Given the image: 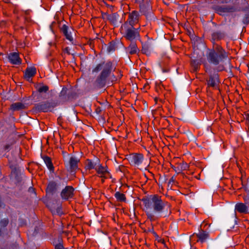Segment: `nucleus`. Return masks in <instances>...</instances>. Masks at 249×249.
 <instances>
[{"label":"nucleus","mask_w":249,"mask_h":249,"mask_svg":"<svg viewBox=\"0 0 249 249\" xmlns=\"http://www.w3.org/2000/svg\"><path fill=\"white\" fill-rule=\"evenodd\" d=\"M115 69L116 67L110 61H103L97 64L92 71V72H98L101 71V72L93 83L94 89H100L105 87L112 71H115Z\"/></svg>","instance_id":"f257e3e1"},{"label":"nucleus","mask_w":249,"mask_h":249,"mask_svg":"<svg viewBox=\"0 0 249 249\" xmlns=\"http://www.w3.org/2000/svg\"><path fill=\"white\" fill-rule=\"evenodd\" d=\"M228 57V53L220 45H214L213 49H209L207 53V58L210 63L218 65L216 68L217 71H221L225 69L223 63Z\"/></svg>","instance_id":"f03ea898"},{"label":"nucleus","mask_w":249,"mask_h":249,"mask_svg":"<svg viewBox=\"0 0 249 249\" xmlns=\"http://www.w3.org/2000/svg\"><path fill=\"white\" fill-rule=\"evenodd\" d=\"M221 3L225 5L213 7V9L219 15H221L223 13L235 12V6L231 1L229 2V0H221Z\"/></svg>","instance_id":"7ed1b4c3"},{"label":"nucleus","mask_w":249,"mask_h":249,"mask_svg":"<svg viewBox=\"0 0 249 249\" xmlns=\"http://www.w3.org/2000/svg\"><path fill=\"white\" fill-rule=\"evenodd\" d=\"M152 208L156 213H161L165 209V203L157 195L152 196Z\"/></svg>","instance_id":"20e7f679"},{"label":"nucleus","mask_w":249,"mask_h":249,"mask_svg":"<svg viewBox=\"0 0 249 249\" xmlns=\"http://www.w3.org/2000/svg\"><path fill=\"white\" fill-rule=\"evenodd\" d=\"M53 107L52 104L49 101L41 102L35 105L33 108L34 112H47Z\"/></svg>","instance_id":"39448f33"},{"label":"nucleus","mask_w":249,"mask_h":249,"mask_svg":"<svg viewBox=\"0 0 249 249\" xmlns=\"http://www.w3.org/2000/svg\"><path fill=\"white\" fill-rule=\"evenodd\" d=\"M139 36V28H136L133 26H130L126 29L124 37L126 39L132 41L133 40Z\"/></svg>","instance_id":"423d86ee"},{"label":"nucleus","mask_w":249,"mask_h":249,"mask_svg":"<svg viewBox=\"0 0 249 249\" xmlns=\"http://www.w3.org/2000/svg\"><path fill=\"white\" fill-rule=\"evenodd\" d=\"M230 1H231L235 6V12H245L249 9V4L246 0H242L241 2L238 0H229Z\"/></svg>","instance_id":"0eeeda50"},{"label":"nucleus","mask_w":249,"mask_h":249,"mask_svg":"<svg viewBox=\"0 0 249 249\" xmlns=\"http://www.w3.org/2000/svg\"><path fill=\"white\" fill-rule=\"evenodd\" d=\"M198 53L196 51H194L191 57V65L193 68L194 71H196L198 70L199 66L202 63L201 55H199L197 57L195 56L196 53Z\"/></svg>","instance_id":"6e6552de"},{"label":"nucleus","mask_w":249,"mask_h":249,"mask_svg":"<svg viewBox=\"0 0 249 249\" xmlns=\"http://www.w3.org/2000/svg\"><path fill=\"white\" fill-rule=\"evenodd\" d=\"M74 189L72 186H67L61 193L62 198L65 200L71 198L73 196Z\"/></svg>","instance_id":"1a4fd4ad"},{"label":"nucleus","mask_w":249,"mask_h":249,"mask_svg":"<svg viewBox=\"0 0 249 249\" xmlns=\"http://www.w3.org/2000/svg\"><path fill=\"white\" fill-rule=\"evenodd\" d=\"M140 15L137 11H133L129 15L128 21L130 26H133L138 22Z\"/></svg>","instance_id":"9d476101"},{"label":"nucleus","mask_w":249,"mask_h":249,"mask_svg":"<svg viewBox=\"0 0 249 249\" xmlns=\"http://www.w3.org/2000/svg\"><path fill=\"white\" fill-rule=\"evenodd\" d=\"M79 162V160L76 158L75 157H71L69 163V170L71 173H74L75 172V171L78 169V163Z\"/></svg>","instance_id":"9b49d317"},{"label":"nucleus","mask_w":249,"mask_h":249,"mask_svg":"<svg viewBox=\"0 0 249 249\" xmlns=\"http://www.w3.org/2000/svg\"><path fill=\"white\" fill-rule=\"evenodd\" d=\"M59 185L54 181H50L46 190L47 195H53L58 189Z\"/></svg>","instance_id":"f8f14e48"},{"label":"nucleus","mask_w":249,"mask_h":249,"mask_svg":"<svg viewBox=\"0 0 249 249\" xmlns=\"http://www.w3.org/2000/svg\"><path fill=\"white\" fill-rule=\"evenodd\" d=\"M8 59L13 64L19 65L21 63L18 53L16 52L10 53L8 55Z\"/></svg>","instance_id":"ddd939ff"},{"label":"nucleus","mask_w":249,"mask_h":249,"mask_svg":"<svg viewBox=\"0 0 249 249\" xmlns=\"http://www.w3.org/2000/svg\"><path fill=\"white\" fill-rule=\"evenodd\" d=\"M36 72V68L35 67L27 68L25 70L24 77L27 81L34 76Z\"/></svg>","instance_id":"4468645a"},{"label":"nucleus","mask_w":249,"mask_h":249,"mask_svg":"<svg viewBox=\"0 0 249 249\" xmlns=\"http://www.w3.org/2000/svg\"><path fill=\"white\" fill-rule=\"evenodd\" d=\"M143 158V156L142 154H133L130 157L131 162L137 165L142 162Z\"/></svg>","instance_id":"2eb2a0df"},{"label":"nucleus","mask_w":249,"mask_h":249,"mask_svg":"<svg viewBox=\"0 0 249 249\" xmlns=\"http://www.w3.org/2000/svg\"><path fill=\"white\" fill-rule=\"evenodd\" d=\"M126 50L131 55L136 54L139 52L136 43L134 42H131L129 46L126 48Z\"/></svg>","instance_id":"dca6fc26"},{"label":"nucleus","mask_w":249,"mask_h":249,"mask_svg":"<svg viewBox=\"0 0 249 249\" xmlns=\"http://www.w3.org/2000/svg\"><path fill=\"white\" fill-rule=\"evenodd\" d=\"M218 82V75L217 74H213L209 76L207 80V84L209 86L214 87L216 83Z\"/></svg>","instance_id":"f3484780"},{"label":"nucleus","mask_w":249,"mask_h":249,"mask_svg":"<svg viewBox=\"0 0 249 249\" xmlns=\"http://www.w3.org/2000/svg\"><path fill=\"white\" fill-rule=\"evenodd\" d=\"M69 27L66 24H64L60 27V31L65 36L66 38L72 42L73 41V37L71 35V33L69 32Z\"/></svg>","instance_id":"a211bd4d"},{"label":"nucleus","mask_w":249,"mask_h":249,"mask_svg":"<svg viewBox=\"0 0 249 249\" xmlns=\"http://www.w3.org/2000/svg\"><path fill=\"white\" fill-rule=\"evenodd\" d=\"M225 37L224 32L216 31L212 34V39L213 41H218L223 39Z\"/></svg>","instance_id":"6ab92c4d"},{"label":"nucleus","mask_w":249,"mask_h":249,"mask_svg":"<svg viewBox=\"0 0 249 249\" xmlns=\"http://www.w3.org/2000/svg\"><path fill=\"white\" fill-rule=\"evenodd\" d=\"M248 210V207L243 203H238L235 205V210L240 213H247Z\"/></svg>","instance_id":"aec40b11"},{"label":"nucleus","mask_w":249,"mask_h":249,"mask_svg":"<svg viewBox=\"0 0 249 249\" xmlns=\"http://www.w3.org/2000/svg\"><path fill=\"white\" fill-rule=\"evenodd\" d=\"M10 108L14 111H18L25 109L26 108V106L21 102H17L12 104L10 106Z\"/></svg>","instance_id":"412c9836"},{"label":"nucleus","mask_w":249,"mask_h":249,"mask_svg":"<svg viewBox=\"0 0 249 249\" xmlns=\"http://www.w3.org/2000/svg\"><path fill=\"white\" fill-rule=\"evenodd\" d=\"M142 201L146 209L152 208V197L150 198L145 197L142 199Z\"/></svg>","instance_id":"4be33fe9"},{"label":"nucleus","mask_w":249,"mask_h":249,"mask_svg":"<svg viewBox=\"0 0 249 249\" xmlns=\"http://www.w3.org/2000/svg\"><path fill=\"white\" fill-rule=\"evenodd\" d=\"M114 196L118 201L125 202L126 201V197L125 195L119 192H117L115 194Z\"/></svg>","instance_id":"5701e85b"},{"label":"nucleus","mask_w":249,"mask_h":249,"mask_svg":"<svg viewBox=\"0 0 249 249\" xmlns=\"http://www.w3.org/2000/svg\"><path fill=\"white\" fill-rule=\"evenodd\" d=\"M202 232H200L198 234H196V237L198 238V240L201 242L203 243L208 237V234L204 232V230H202Z\"/></svg>","instance_id":"b1692460"},{"label":"nucleus","mask_w":249,"mask_h":249,"mask_svg":"<svg viewBox=\"0 0 249 249\" xmlns=\"http://www.w3.org/2000/svg\"><path fill=\"white\" fill-rule=\"evenodd\" d=\"M43 160L47 166L50 170L53 169V166L52 162L51 159L50 157L48 156H44L43 157Z\"/></svg>","instance_id":"393cba45"},{"label":"nucleus","mask_w":249,"mask_h":249,"mask_svg":"<svg viewBox=\"0 0 249 249\" xmlns=\"http://www.w3.org/2000/svg\"><path fill=\"white\" fill-rule=\"evenodd\" d=\"M9 220L8 218H4L0 221V228L4 230V228L9 224Z\"/></svg>","instance_id":"a878e982"},{"label":"nucleus","mask_w":249,"mask_h":249,"mask_svg":"<svg viewBox=\"0 0 249 249\" xmlns=\"http://www.w3.org/2000/svg\"><path fill=\"white\" fill-rule=\"evenodd\" d=\"M244 12L245 13V15L242 21L244 24L247 25L249 24V9Z\"/></svg>","instance_id":"bb28decb"},{"label":"nucleus","mask_w":249,"mask_h":249,"mask_svg":"<svg viewBox=\"0 0 249 249\" xmlns=\"http://www.w3.org/2000/svg\"><path fill=\"white\" fill-rule=\"evenodd\" d=\"M95 170L99 174L104 175L107 172L106 169L101 165L96 167Z\"/></svg>","instance_id":"cd10ccee"},{"label":"nucleus","mask_w":249,"mask_h":249,"mask_svg":"<svg viewBox=\"0 0 249 249\" xmlns=\"http://www.w3.org/2000/svg\"><path fill=\"white\" fill-rule=\"evenodd\" d=\"M96 164H94L91 160H87L86 162V168L87 169L90 170L92 169H95Z\"/></svg>","instance_id":"c85d7f7f"},{"label":"nucleus","mask_w":249,"mask_h":249,"mask_svg":"<svg viewBox=\"0 0 249 249\" xmlns=\"http://www.w3.org/2000/svg\"><path fill=\"white\" fill-rule=\"evenodd\" d=\"M49 90V87L46 85H38L37 87V91L39 93H46Z\"/></svg>","instance_id":"c756f323"},{"label":"nucleus","mask_w":249,"mask_h":249,"mask_svg":"<svg viewBox=\"0 0 249 249\" xmlns=\"http://www.w3.org/2000/svg\"><path fill=\"white\" fill-rule=\"evenodd\" d=\"M106 15L107 16V18L110 22L114 23L116 21V16L115 13L110 15Z\"/></svg>","instance_id":"7c9ffc66"},{"label":"nucleus","mask_w":249,"mask_h":249,"mask_svg":"<svg viewBox=\"0 0 249 249\" xmlns=\"http://www.w3.org/2000/svg\"><path fill=\"white\" fill-rule=\"evenodd\" d=\"M146 214L148 219H149L151 221H155L158 219L157 217L155 216L152 213L149 211H146Z\"/></svg>","instance_id":"2f4dec72"},{"label":"nucleus","mask_w":249,"mask_h":249,"mask_svg":"<svg viewBox=\"0 0 249 249\" xmlns=\"http://www.w3.org/2000/svg\"><path fill=\"white\" fill-rule=\"evenodd\" d=\"M116 48V47L115 42L112 41L109 43L108 46L107 48V51L108 53H110L111 52L115 51Z\"/></svg>","instance_id":"473e14b6"},{"label":"nucleus","mask_w":249,"mask_h":249,"mask_svg":"<svg viewBox=\"0 0 249 249\" xmlns=\"http://www.w3.org/2000/svg\"><path fill=\"white\" fill-rule=\"evenodd\" d=\"M244 118L246 119L247 125L249 126V114L245 113Z\"/></svg>","instance_id":"72a5a7b5"},{"label":"nucleus","mask_w":249,"mask_h":249,"mask_svg":"<svg viewBox=\"0 0 249 249\" xmlns=\"http://www.w3.org/2000/svg\"><path fill=\"white\" fill-rule=\"evenodd\" d=\"M55 249H64L63 245L59 243L55 246Z\"/></svg>","instance_id":"f704fd0d"},{"label":"nucleus","mask_w":249,"mask_h":249,"mask_svg":"<svg viewBox=\"0 0 249 249\" xmlns=\"http://www.w3.org/2000/svg\"><path fill=\"white\" fill-rule=\"evenodd\" d=\"M67 92V89L65 88H63L62 91L60 92L61 96H64Z\"/></svg>","instance_id":"c9c22d12"},{"label":"nucleus","mask_w":249,"mask_h":249,"mask_svg":"<svg viewBox=\"0 0 249 249\" xmlns=\"http://www.w3.org/2000/svg\"><path fill=\"white\" fill-rule=\"evenodd\" d=\"M57 213L60 215L62 214V212L61 211V208H60V207L57 208Z\"/></svg>","instance_id":"e433bc0d"},{"label":"nucleus","mask_w":249,"mask_h":249,"mask_svg":"<svg viewBox=\"0 0 249 249\" xmlns=\"http://www.w3.org/2000/svg\"><path fill=\"white\" fill-rule=\"evenodd\" d=\"M112 80H111V82L114 81H116L117 80V78L116 77V76H115L113 74L112 75Z\"/></svg>","instance_id":"4c0bfd02"},{"label":"nucleus","mask_w":249,"mask_h":249,"mask_svg":"<svg viewBox=\"0 0 249 249\" xmlns=\"http://www.w3.org/2000/svg\"><path fill=\"white\" fill-rule=\"evenodd\" d=\"M64 51L66 52L68 54H70V53L69 52V48L68 47H66Z\"/></svg>","instance_id":"58836bf2"},{"label":"nucleus","mask_w":249,"mask_h":249,"mask_svg":"<svg viewBox=\"0 0 249 249\" xmlns=\"http://www.w3.org/2000/svg\"><path fill=\"white\" fill-rule=\"evenodd\" d=\"M245 190H248L249 191V181H248V184L247 185V186L245 188Z\"/></svg>","instance_id":"ea45409f"},{"label":"nucleus","mask_w":249,"mask_h":249,"mask_svg":"<svg viewBox=\"0 0 249 249\" xmlns=\"http://www.w3.org/2000/svg\"><path fill=\"white\" fill-rule=\"evenodd\" d=\"M175 181V179H174V178L172 177L169 180V183L172 182H174Z\"/></svg>","instance_id":"a19ab883"},{"label":"nucleus","mask_w":249,"mask_h":249,"mask_svg":"<svg viewBox=\"0 0 249 249\" xmlns=\"http://www.w3.org/2000/svg\"><path fill=\"white\" fill-rule=\"evenodd\" d=\"M10 145H6L5 146V150H7L9 148Z\"/></svg>","instance_id":"79ce46f5"},{"label":"nucleus","mask_w":249,"mask_h":249,"mask_svg":"<svg viewBox=\"0 0 249 249\" xmlns=\"http://www.w3.org/2000/svg\"><path fill=\"white\" fill-rule=\"evenodd\" d=\"M2 228H0V236L2 235Z\"/></svg>","instance_id":"37998d69"},{"label":"nucleus","mask_w":249,"mask_h":249,"mask_svg":"<svg viewBox=\"0 0 249 249\" xmlns=\"http://www.w3.org/2000/svg\"><path fill=\"white\" fill-rule=\"evenodd\" d=\"M159 89H160V86L159 85L158 87H156V90L158 91Z\"/></svg>","instance_id":"c03bdc74"},{"label":"nucleus","mask_w":249,"mask_h":249,"mask_svg":"<svg viewBox=\"0 0 249 249\" xmlns=\"http://www.w3.org/2000/svg\"><path fill=\"white\" fill-rule=\"evenodd\" d=\"M158 100V98L157 97H155V101L156 103H157Z\"/></svg>","instance_id":"a18cd8bd"},{"label":"nucleus","mask_w":249,"mask_h":249,"mask_svg":"<svg viewBox=\"0 0 249 249\" xmlns=\"http://www.w3.org/2000/svg\"><path fill=\"white\" fill-rule=\"evenodd\" d=\"M29 10L26 11V12H25V13H26V14H29Z\"/></svg>","instance_id":"49530a36"},{"label":"nucleus","mask_w":249,"mask_h":249,"mask_svg":"<svg viewBox=\"0 0 249 249\" xmlns=\"http://www.w3.org/2000/svg\"><path fill=\"white\" fill-rule=\"evenodd\" d=\"M142 5H140V10H142Z\"/></svg>","instance_id":"de8ad7c7"},{"label":"nucleus","mask_w":249,"mask_h":249,"mask_svg":"<svg viewBox=\"0 0 249 249\" xmlns=\"http://www.w3.org/2000/svg\"><path fill=\"white\" fill-rule=\"evenodd\" d=\"M207 224H208L207 223H206V224H205V225L204 226L203 229H204V228H205V227L206 226H207Z\"/></svg>","instance_id":"09e8293b"},{"label":"nucleus","mask_w":249,"mask_h":249,"mask_svg":"<svg viewBox=\"0 0 249 249\" xmlns=\"http://www.w3.org/2000/svg\"><path fill=\"white\" fill-rule=\"evenodd\" d=\"M142 51L143 53H146L145 51H144L143 49L142 50Z\"/></svg>","instance_id":"8fccbe9b"},{"label":"nucleus","mask_w":249,"mask_h":249,"mask_svg":"<svg viewBox=\"0 0 249 249\" xmlns=\"http://www.w3.org/2000/svg\"><path fill=\"white\" fill-rule=\"evenodd\" d=\"M6 2H9L8 1V0H6V1H5Z\"/></svg>","instance_id":"3c124183"},{"label":"nucleus","mask_w":249,"mask_h":249,"mask_svg":"<svg viewBox=\"0 0 249 249\" xmlns=\"http://www.w3.org/2000/svg\"><path fill=\"white\" fill-rule=\"evenodd\" d=\"M202 226H203V225H201L200 226V228H201V229L202 228Z\"/></svg>","instance_id":"603ef678"},{"label":"nucleus","mask_w":249,"mask_h":249,"mask_svg":"<svg viewBox=\"0 0 249 249\" xmlns=\"http://www.w3.org/2000/svg\"><path fill=\"white\" fill-rule=\"evenodd\" d=\"M127 24L126 23H125V24H124V26L126 25Z\"/></svg>","instance_id":"864d4df0"},{"label":"nucleus","mask_w":249,"mask_h":249,"mask_svg":"<svg viewBox=\"0 0 249 249\" xmlns=\"http://www.w3.org/2000/svg\"><path fill=\"white\" fill-rule=\"evenodd\" d=\"M122 76H123V75L121 74L120 78H121Z\"/></svg>","instance_id":"5fc2aeb1"},{"label":"nucleus","mask_w":249,"mask_h":249,"mask_svg":"<svg viewBox=\"0 0 249 249\" xmlns=\"http://www.w3.org/2000/svg\"><path fill=\"white\" fill-rule=\"evenodd\" d=\"M90 46H91V42L90 43Z\"/></svg>","instance_id":"6e6d98bb"},{"label":"nucleus","mask_w":249,"mask_h":249,"mask_svg":"<svg viewBox=\"0 0 249 249\" xmlns=\"http://www.w3.org/2000/svg\"><path fill=\"white\" fill-rule=\"evenodd\" d=\"M142 1H143L144 0H141Z\"/></svg>","instance_id":"4d7b16f0"},{"label":"nucleus","mask_w":249,"mask_h":249,"mask_svg":"<svg viewBox=\"0 0 249 249\" xmlns=\"http://www.w3.org/2000/svg\"><path fill=\"white\" fill-rule=\"evenodd\" d=\"M1 54H2V53H0V55H1Z\"/></svg>","instance_id":"13d9d810"}]
</instances>
